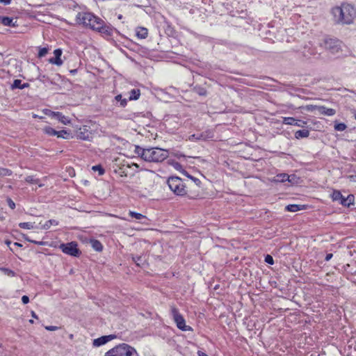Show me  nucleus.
Here are the masks:
<instances>
[{
  "label": "nucleus",
  "mask_w": 356,
  "mask_h": 356,
  "mask_svg": "<svg viewBox=\"0 0 356 356\" xmlns=\"http://www.w3.org/2000/svg\"><path fill=\"white\" fill-rule=\"evenodd\" d=\"M76 23L99 32L103 37L110 38L114 33L120 32L111 24L106 23L102 18L90 12H79L76 17Z\"/></svg>",
  "instance_id": "nucleus-1"
},
{
  "label": "nucleus",
  "mask_w": 356,
  "mask_h": 356,
  "mask_svg": "<svg viewBox=\"0 0 356 356\" xmlns=\"http://www.w3.org/2000/svg\"><path fill=\"white\" fill-rule=\"evenodd\" d=\"M331 13L334 22L338 24H350L356 17V10L349 3L334 7Z\"/></svg>",
  "instance_id": "nucleus-2"
},
{
  "label": "nucleus",
  "mask_w": 356,
  "mask_h": 356,
  "mask_svg": "<svg viewBox=\"0 0 356 356\" xmlns=\"http://www.w3.org/2000/svg\"><path fill=\"white\" fill-rule=\"evenodd\" d=\"M104 356H139L136 349L127 343H121L111 348Z\"/></svg>",
  "instance_id": "nucleus-3"
},
{
  "label": "nucleus",
  "mask_w": 356,
  "mask_h": 356,
  "mask_svg": "<svg viewBox=\"0 0 356 356\" xmlns=\"http://www.w3.org/2000/svg\"><path fill=\"white\" fill-rule=\"evenodd\" d=\"M169 156L168 151L159 147L147 148L145 161L160 163L166 159Z\"/></svg>",
  "instance_id": "nucleus-4"
},
{
  "label": "nucleus",
  "mask_w": 356,
  "mask_h": 356,
  "mask_svg": "<svg viewBox=\"0 0 356 356\" xmlns=\"http://www.w3.org/2000/svg\"><path fill=\"white\" fill-rule=\"evenodd\" d=\"M170 190L176 195L184 196L187 194L186 185L183 180L177 176L168 178L166 181Z\"/></svg>",
  "instance_id": "nucleus-5"
},
{
  "label": "nucleus",
  "mask_w": 356,
  "mask_h": 356,
  "mask_svg": "<svg viewBox=\"0 0 356 356\" xmlns=\"http://www.w3.org/2000/svg\"><path fill=\"white\" fill-rule=\"evenodd\" d=\"M331 197L333 201L338 202L343 207H349L350 205L354 204L355 196L352 194L344 197L339 191L334 190L331 194Z\"/></svg>",
  "instance_id": "nucleus-6"
},
{
  "label": "nucleus",
  "mask_w": 356,
  "mask_h": 356,
  "mask_svg": "<svg viewBox=\"0 0 356 356\" xmlns=\"http://www.w3.org/2000/svg\"><path fill=\"white\" fill-rule=\"evenodd\" d=\"M59 248L63 253L72 257H79L81 254V251L78 248V244L75 241L61 243Z\"/></svg>",
  "instance_id": "nucleus-7"
},
{
  "label": "nucleus",
  "mask_w": 356,
  "mask_h": 356,
  "mask_svg": "<svg viewBox=\"0 0 356 356\" xmlns=\"http://www.w3.org/2000/svg\"><path fill=\"white\" fill-rule=\"evenodd\" d=\"M171 314L177 327L182 331H191L192 327L186 325L185 319L175 307H171Z\"/></svg>",
  "instance_id": "nucleus-8"
},
{
  "label": "nucleus",
  "mask_w": 356,
  "mask_h": 356,
  "mask_svg": "<svg viewBox=\"0 0 356 356\" xmlns=\"http://www.w3.org/2000/svg\"><path fill=\"white\" fill-rule=\"evenodd\" d=\"M341 42L335 38H325L323 40L325 49L332 54L338 53L341 50Z\"/></svg>",
  "instance_id": "nucleus-9"
},
{
  "label": "nucleus",
  "mask_w": 356,
  "mask_h": 356,
  "mask_svg": "<svg viewBox=\"0 0 356 356\" xmlns=\"http://www.w3.org/2000/svg\"><path fill=\"white\" fill-rule=\"evenodd\" d=\"M43 113L52 118L58 120L62 124L66 125L70 123V120L68 117L64 115L61 112H55L49 109L45 108L43 110Z\"/></svg>",
  "instance_id": "nucleus-10"
},
{
  "label": "nucleus",
  "mask_w": 356,
  "mask_h": 356,
  "mask_svg": "<svg viewBox=\"0 0 356 356\" xmlns=\"http://www.w3.org/2000/svg\"><path fill=\"white\" fill-rule=\"evenodd\" d=\"M314 109H317L318 112L324 115L327 116H332L335 115L336 111L333 108H328L324 106H314V105H307V110L312 111Z\"/></svg>",
  "instance_id": "nucleus-11"
},
{
  "label": "nucleus",
  "mask_w": 356,
  "mask_h": 356,
  "mask_svg": "<svg viewBox=\"0 0 356 356\" xmlns=\"http://www.w3.org/2000/svg\"><path fill=\"white\" fill-rule=\"evenodd\" d=\"M116 338L115 334L104 335L97 339H95L92 341V345L95 347H99L110 341L111 340Z\"/></svg>",
  "instance_id": "nucleus-12"
},
{
  "label": "nucleus",
  "mask_w": 356,
  "mask_h": 356,
  "mask_svg": "<svg viewBox=\"0 0 356 356\" xmlns=\"http://www.w3.org/2000/svg\"><path fill=\"white\" fill-rule=\"evenodd\" d=\"M282 123L284 124L304 127V126L307 124V122L301 120H297L292 117H284L283 118Z\"/></svg>",
  "instance_id": "nucleus-13"
},
{
  "label": "nucleus",
  "mask_w": 356,
  "mask_h": 356,
  "mask_svg": "<svg viewBox=\"0 0 356 356\" xmlns=\"http://www.w3.org/2000/svg\"><path fill=\"white\" fill-rule=\"evenodd\" d=\"M213 138V134L211 131H206L200 134H194L190 136V139L195 140H207Z\"/></svg>",
  "instance_id": "nucleus-14"
},
{
  "label": "nucleus",
  "mask_w": 356,
  "mask_h": 356,
  "mask_svg": "<svg viewBox=\"0 0 356 356\" xmlns=\"http://www.w3.org/2000/svg\"><path fill=\"white\" fill-rule=\"evenodd\" d=\"M76 138L83 140H90L91 133L88 131L86 126L80 128L76 133Z\"/></svg>",
  "instance_id": "nucleus-15"
},
{
  "label": "nucleus",
  "mask_w": 356,
  "mask_h": 356,
  "mask_svg": "<svg viewBox=\"0 0 356 356\" xmlns=\"http://www.w3.org/2000/svg\"><path fill=\"white\" fill-rule=\"evenodd\" d=\"M62 50L60 49H56L54 50V57L51 58L49 61L50 63L60 66L63 64V60L60 58L62 55Z\"/></svg>",
  "instance_id": "nucleus-16"
},
{
  "label": "nucleus",
  "mask_w": 356,
  "mask_h": 356,
  "mask_svg": "<svg viewBox=\"0 0 356 356\" xmlns=\"http://www.w3.org/2000/svg\"><path fill=\"white\" fill-rule=\"evenodd\" d=\"M0 22L6 26L16 27L17 26V21H14L13 17L0 16Z\"/></svg>",
  "instance_id": "nucleus-17"
},
{
  "label": "nucleus",
  "mask_w": 356,
  "mask_h": 356,
  "mask_svg": "<svg viewBox=\"0 0 356 356\" xmlns=\"http://www.w3.org/2000/svg\"><path fill=\"white\" fill-rule=\"evenodd\" d=\"M306 208V205L305 204H289L286 206L285 211H289V212H296L298 211L303 210Z\"/></svg>",
  "instance_id": "nucleus-18"
},
{
  "label": "nucleus",
  "mask_w": 356,
  "mask_h": 356,
  "mask_svg": "<svg viewBox=\"0 0 356 356\" xmlns=\"http://www.w3.org/2000/svg\"><path fill=\"white\" fill-rule=\"evenodd\" d=\"M29 83H22L20 79H15L13 84L11 85V89H24L29 87Z\"/></svg>",
  "instance_id": "nucleus-19"
},
{
  "label": "nucleus",
  "mask_w": 356,
  "mask_h": 356,
  "mask_svg": "<svg viewBox=\"0 0 356 356\" xmlns=\"http://www.w3.org/2000/svg\"><path fill=\"white\" fill-rule=\"evenodd\" d=\"M291 176H289V175L286 173H280L277 174L273 179V181L274 182H279V183H284L286 181L289 177Z\"/></svg>",
  "instance_id": "nucleus-20"
},
{
  "label": "nucleus",
  "mask_w": 356,
  "mask_h": 356,
  "mask_svg": "<svg viewBox=\"0 0 356 356\" xmlns=\"http://www.w3.org/2000/svg\"><path fill=\"white\" fill-rule=\"evenodd\" d=\"M147 152V148H143L139 145H135L134 152L138 155V156L140 157L143 160L145 161V155Z\"/></svg>",
  "instance_id": "nucleus-21"
},
{
  "label": "nucleus",
  "mask_w": 356,
  "mask_h": 356,
  "mask_svg": "<svg viewBox=\"0 0 356 356\" xmlns=\"http://www.w3.org/2000/svg\"><path fill=\"white\" fill-rule=\"evenodd\" d=\"M57 137L62 138L63 139L73 138L72 134L70 130L63 129L61 131H57Z\"/></svg>",
  "instance_id": "nucleus-22"
},
{
  "label": "nucleus",
  "mask_w": 356,
  "mask_h": 356,
  "mask_svg": "<svg viewBox=\"0 0 356 356\" xmlns=\"http://www.w3.org/2000/svg\"><path fill=\"white\" fill-rule=\"evenodd\" d=\"M90 243L91 244L92 248L95 250H96L97 252H102V250H103V245L102 244V243L99 240L95 239V238L90 239Z\"/></svg>",
  "instance_id": "nucleus-23"
},
{
  "label": "nucleus",
  "mask_w": 356,
  "mask_h": 356,
  "mask_svg": "<svg viewBox=\"0 0 356 356\" xmlns=\"http://www.w3.org/2000/svg\"><path fill=\"white\" fill-rule=\"evenodd\" d=\"M148 31L146 28L138 27L136 29V35L140 39H145L147 37Z\"/></svg>",
  "instance_id": "nucleus-24"
},
{
  "label": "nucleus",
  "mask_w": 356,
  "mask_h": 356,
  "mask_svg": "<svg viewBox=\"0 0 356 356\" xmlns=\"http://www.w3.org/2000/svg\"><path fill=\"white\" fill-rule=\"evenodd\" d=\"M193 91L200 96L205 97L207 95V91L205 88L200 85H196L193 88Z\"/></svg>",
  "instance_id": "nucleus-25"
},
{
  "label": "nucleus",
  "mask_w": 356,
  "mask_h": 356,
  "mask_svg": "<svg viewBox=\"0 0 356 356\" xmlns=\"http://www.w3.org/2000/svg\"><path fill=\"white\" fill-rule=\"evenodd\" d=\"M309 136V131L307 129L298 130L295 133V138L296 139L307 138Z\"/></svg>",
  "instance_id": "nucleus-26"
},
{
  "label": "nucleus",
  "mask_w": 356,
  "mask_h": 356,
  "mask_svg": "<svg viewBox=\"0 0 356 356\" xmlns=\"http://www.w3.org/2000/svg\"><path fill=\"white\" fill-rule=\"evenodd\" d=\"M140 96V91L139 89H132L129 92V100H137L139 99Z\"/></svg>",
  "instance_id": "nucleus-27"
},
{
  "label": "nucleus",
  "mask_w": 356,
  "mask_h": 356,
  "mask_svg": "<svg viewBox=\"0 0 356 356\" xmlns=\"http://www.w3.org/2000/svg\"><path fill=\"white\" fill-rule=\"evenodd\" d=\"M43 133L48 136H57V131L51 127L46 126L42 129Z\"/></svg>",
  "instance_id": "nucleus-28"
},
{
  "label": "nucleus",
  "mask_w": 356,
  "mask_h": 356,
  "mask_svg": "<svg viewBox=\"0 0 356 356\" xmlns=\"http://www.w3.org/2000/svg\"><path fill=\"white\" fill-rule=\"evenodd\" d=\"M25 181L27 182V183H29V184H38L39 187H42L44 186V184H40V179H38V178H35L34 176H27L26 178H25Z\"/></svg>",
  "instance_id": "nucleus-29"
},
{
  "label": "nucleus",
  "mask_w": 356,
  "mask_h": 356,
  "mask_svg": "<svg viewBox=\"0 0 356 356\" xmlns=\"http://www.w3.org/2000/svg\"><path fill=\"white\" fill-rule=\"evenodd\" d=\"M58 225V222L56 220H54V219H51V220H47L44 225H42V229H48L50 228L51 225Z\"/></svg>",
  "instance_id": "nucleus-30"
},
{
  "label": "nucleus",
  "mask_w": 356,
  "mask_h": 356,
  "mask_svg": "<svg viewBox=\"0 0 356 356\" xmlns=\"http://www.w3.org/2000/svg\"><path fill=\"white\" fill-rule=\"evenodd\" d=\"M12 174L11 170L0 167V177L11 176Z\"/></svg>",
  "instance_id": "nucleus-31"
},
{
  "label": "nucleus",
  "mask_w": 356,
  "mask_h": 356,
  "mask_svg": "<svg viewBox=\"0 0 356 356\" xmlns=\"http://www.w3.org/2000/svg\"><path fill=\"white\" fill-rule=\"evenodd\" d=\"M183 174L185 175L187 177H188L191 180H193L197 186H199L201 184V181L198 178H196V177L189 175L188 172L187 171H186L185 170H183Z\"/></svg>",
  "instance_id": "nucleus-32"
},
{
  "label": "nucleus",
  "mask_w": 356,
  "mask_h": 356,
  "mask_svg": "<svg viewBox=\"0 0 356 356\" xmlns=\"http://www.w3.org/2000/svg\"><path fill=\"white\" fill-rule=\"evenodd\" d=\"M34 223L32 222H20L19 223V227L22 229H32L34 228Z\"/></svg>",
  "instance_id": "nucleus-33"
},
{
  "label": "nucleus",
  "mask_w": 356,
  "mask_h": 356,
  "mask_svg": "<svg viewBox=\"0 0 356 356\" xmlns=\"http://www.w3.org/2000/svg\"><path fill=\"white\" fill-rule=\"evenodd\" d=\"M115 99L118 102H120L121 106L125 107L127 106V99H123L122 95L120 94V95H116Z\"/></svg>",
  "instance_id": "nucleus-34"
},
{
  "label": "nucleus",
  "mask_w": 356,
  "mask_h": 356,
  "mask_svg": "<svg viewBox=\"0 0 356 356\" xmlns=\"http://www.w3.org/2000/svg\"><path fill=\"white\" fill-rule=\"evenodd\" d=\"M129 216L131 218H134L137 220H141L143 218H145V216L140 213L136 212V211H129Z\"/></svg>",
  "instance_id": "nucleus-35"
},
{
  "label": "nucleus",
  "mask_w": 356,
  "mask_h": 356,
  "mask_svg": "<svg viewBox=\"0 0 356 356\" xmlns=\"http://www.w3.org/2000/svg\"><path fill=\"white\" fill-rule=\"evenodd\" d=\"M0 270L9 277H15L16 275L15 271L7 268L3 267Z\"/></svg>",
  "instance_id": "nucleus-36"
},
{
  "label": "nucleus",
  "mask_w": 356,
  "mask_h": 356,
  "mask_svg": "<svg viewBox=\"0 0 356 356\" xmlns=\"http://www.w3.org/2000/svg\"><path fill=\"white\" fill-rule=\"evenodd\" d=\"M334 129L338 131H343L346 129V125L343 122H339L334 124Z\"/></svg>",
  "instance_id": "nucleus-37"
},
{
  "label": "nucleus",
  "mask_w": 356,
  "mask_h": 356,
  "mask_svg": "<svg viewBox=\"0 0 356 356\" xmlns=\"http://www.w3.org/2000/svg\"><path fill=\"white\" fill-rule=\"evenodd\" d=\"M169 164L172 165L177 170H179L183 173L184 169L182 168V165L179 162L172 161H169Z\"/></svg>",
  "instance_id": "nucleus-38"
},
{
  "label": "nucleus",
  "mask_w": 356,
  "mask_h": 356,
  "mask_svg": "<svg viewBox=\"0 0 356 356\" xmlns=\"http://www.w3.org/2000/svg\"><path fill=\"white\" fill-rule=\"evenodd\" d=\"M93 171H98L99 175H102L105 172L104 168L101 165H96L92 167Z\"/></svg>",
  "instance_id": "nucleus-39"
},
{
  "label": "nucleus",
  "mask_w": 356,
  "mask_h": 356,
  "mask_svg": "<svg viewBox=\"0 0 356 356\" xmlns=\"http://www.w3.org/2000/svg\"><path fill=\"white\" fill-rule=\"evenodd\" d=\"M302 54L305 57L309 58V55L314 54V49L305 47Z\"/></svg>",
  "instance_id": "nucleus-40"
},
{
  "label": "nucleus",
  "mask_w": 356,
  "mask_h": 356,
  "mask_svg": "<svg viewBox=\"0 0 356 356\" xmlns=\"http://www.w3.org/2000/svg\"><path fill=\"white\" fill-rule=\"evenodd\" d=\"M131 259L132 261L136 264V266H141L143 264V259L141 256H133Z\"/></svg>",
  "instance_id": "nucleus-41"
},
{
  "label": "nucleus",
  "mask_w": 356,
  "mask_h": 356,
  "mask_svg": "<svg viewBox=\"0 0 356 356\" xmlns=\"http://www.w3.org/2000/svg\"><path fill=\"white\" fill-rule=\"evenodd\" d=\"M49 49L47 47H40L38 51V57H44L48 53Z\"/></svg>",
  "instance_id": "nucleus-42"
},
{
  "label": "nucleus",
  "mask_w": 356,
  "mask_h": 356,
  "mask_svg": "<svg viewBox=\"0 0 356 356\" xmlns=\"http://www.w3.org/2000/svg\"><path fill=\"white\" fill-rule=\"evenodd\" d=\"M38 80L42 83H46V82H49L51 83H52V81L50 80V79L49 78L48 76L45 75V74H40L38 76Z\"/></svg>",
  "instance_id": "nucleus-43"
},
{
  "label": "nucleus",
  "mask_w": 356,
  "mask_h": 356,
  "mask_svg": "<svg viewBox=\"0 0 356 356\" xmlns=\"http://www.w3.org/2000/svg\"><path fill=\"white\" fill-rule=\"evenodd\" d=\"M264 261L266 263H267L268 264H270V265H273L274 264V259H273V257L270 255V254H267L266 257H265V259H264Z\"/></svg>",
  "instance_id": "nucleus-44"
},
{
  "label": "nucleus",
  "mask_w": 356,
  "mask_h": 356,
  "mask_svg": "<svg viewBox=\"0 0 356 356\" xmlns=\"http://www.w3.org/2000/svg\"><path fill=\"white\" fill-rule=\"evenodd\" d=\"M7 202H8V206L12 209H14L15 208V202L10 198L8 197L7 199Z\"/></svg>",
  "instance_id": "nucleus-45"
},
{
  "label": "nucleus",
  "mask_w": 356,
  "mask_h": 356,
  "mask_svg": "<svg viewBox=\"0 0 356 356\" xmlns=\"http://www.w3.org/2000/svg\"><path fill=\"white\" fill-rule=\"evenodd\" d=\"M174 155H175V156L176 158H177V159H181V158H183V159H186V156L184 154H183L181 152H175V153L174 154Z\"/></svg>",
  "instance_id": "nucleus-46"
},
{
  "label": "nucleus",
  "mask_w": 356,
  "mask_h": 356,
  "mask_svg": "<svg viewBox=\"0 0 356 356\" xmlns=\"http://www.w3.org/2000/svg\"><path fill=\"white\" fill-rule=\"evenodd\" d=\"M45 329L49 331H55L58 330V327L57 326H53V325H48L45 327Z\"/></svg>",
  "instance_id": "nucleus-47"
},
{
  "label": "nucleus",
  "mask_w": 356,
  "mask_h": 356,
  "mask_svg": "<svg viewBox=\"0 0 356 356\" xmlns=\"http://www.w3.org/2000/svg\"><path fill=\"white\" fill-rule=\"evenodd\" d=\"M22 302L24 305H26L29 302V298L27 296H23L22 297Z\"/></svg>",
  "instance_id": "nucleus-48"
},
{
  "label": "nucleus",
  "mask_w": 356,
  "mask_h": 356,
  "mask_svg": "<svg viewBox=\"0 0 356 356\" xmlns=\"http://www.w3.org/2000/svg\"><path fill=\"white\" fill-rule=\"evenodd\" d=\"M291 177L287 180L289 183L294 184L296 182L295 179H296V176L295 175H291Z\"/></svg>",
  "instance_id": "nucleus-49"
},
{
  "label": "nucleus",
  "mask_w": 356,
  "mask_h": 356,
  "mask_svg": "<svg viewBox=\"0 0 356 356\" xmlns=\"http://www.w3.org/2000/svg\"><path fill=\"white\" fill-rule=\"evenodd\" d=\"M348 179L353 182H356V173L355 175H350L348 177Z\"/></svg>",
  "instance_id": "nucleus-50"
},
{
  "label": "nucleus",
  "mask_w": 356,
  "mask_h": 356,
  "mask_svg": "<svg viewBox=\"0 0 356 356\" xmlns=\"http://www.w3.org/2000/svg\"><path fill=\"white\" fill-rule=\"evenodd\" d=\"M31 243H34V244L39 245H44L46 244V243L44 241H35V240H33L31 241Z\"/></svg>",
  "instance_id": "nucleus-51"
},
{
  "label": "nucleus",
  "mask_w": 356,
  "mask_h": 356,
  "mask_svg": "<svg viewBox=\"0 0 356 356\" xmlns=\"http://www.w3.org/2000/svg\"><path fill=\"white\" fill-rule=\"evenodd\" d=\"M12 0H0V3H2L5 6L10 4Z\"/></svg>",
  "instance_id": "nucleus-52"
},
{
  "label": "nucleus",
  "mask_w": 356,
  "mask_h": 356,
  "mask_svg": "<svg viewBox=\"0 0 356 356\" xmlns=\"http://www.w3.org/2000/svg\"><path fill=\"white\" fill-rule=\"evenodd\" d=\"M332 257H333V254L332 253H328L326 254L325 260L326 261H328L332 258Z\"/></svg>",
  "instance_id": "nucleus-53"
},
{
  "label": "nucleus",
  "mask_w": 356,
  "mask_h": 356,
  "mask_svg": "<svg viewBox=\"0 0 356 356\" xmlns=\"http://www.w3.org/2000/svg\"><path fill=\"white\" fill-rule=\"evenodd\" d=\"M22 237L25 241H29L30 243H31V241H33L25 234H22Z\"/></svg>",
  "instance_id": "nucleus-54"
},
{
  "label": "nucleus",
  "mask_w": 356,
  "mask_h": 356,
  "mask_svg": "<svg viewBox=\"0 0 356 356\" xmlns=\"http://www.w3.org/2000/svg\"><path fill=\"white\" fill-rule=\"evenodd\" d=\"M197 353L198 356H209L205 353L202 352V350H198Z\"/></svg>",
  "instance_id": "nucleus-55"
},
{
  "label": "nucleus",
  "mask_w": 356,
  "mask_h": 356,
  "mask_svg": "<svg viewBox=\"0 0 356 356\" xmlns=\"http://www.w3.org/2000/svg\"><path fill=\"white\" fill-rule=\"evenodd\" d=\"M77 71H78V70H77V69H74V70H70V72L72 74H74H74H76Z\"/></svg>",
  "instance_id": "nucleus-56"
},
{
  "label": "nucleus",
  "mask_w": 356,
  "mask_h": 356,
  "mask_svg": "<svg viewBox=\"0 0 356 356\" xmlns=\"http://www.w3.org/2000/svg\"><path fill=\"white\" fill-rule=\"evenodd\" d=\"M14 245L17 246V247H19V248H22V244H21V243H19L18 242L14 243Z\"/></svg>",
  "instance_id": "nucleus-57"
},
{
  "label": "nucleus",
  "mask_w": 356,
  "mask_h": 356,
  "mask_svg": "<svg viewBox=\"0 0 356 356\" xmlns=\"http://www.w3.org/2000/svg\"><path fill=\"white\" fill-rule=\"evenodd\" d=\"M31 316L34 318H36V319L38 318L37 314L33 311L31 312Z\"/></svg>",
  "instance_id": "nucleus-58"
},
{
  "label": "nucleus",
  "mask_w": 356,
  "mask_h": 356,
  "mask_svg": "<svg viewBox=\"0 0 356 356\" xmlns=\"http://www.w3.org/2000/svg\"><path fill=\"white\" fill-rule=\"evenodd\" d=\"M5 243L7 245H10L11 244V241L8 239L6 240L5 241Z\"/></svg>",
  "instance_id": "nucleus-59"
},
{
  "label": "nucleus",
  "mask_w": 356,
  "mask_h": 356,
  "mask_svg": "<svg viewBox=\"0 0 356 356\" xmlns=\"http://www.w3.org/2000/svg\"><path fill=\"white\" fill-rule=\"evenodd\" d=\"M118 17V19H122V15H119Z\"/></svg>",
  "instance_id": "nucleus-60"
},
{
  "label": "nucleus",
  "mask_w": 356,
  "mask_h": 356,
  "mask_svg": "<svg viewBox=\"0 0 356 356\" xmlns=\"http://www.w3.org/2000/svg\"><path fill=\"white\" fill-rule=\"evenodd\" d=\"M354 117H355V119L356 120V111H354Z\"/></svg>",
  "instance_id": "nucleus-61"
},
{
  "label": "nucleus",
  "mask_w": 356,
  "mask_h": 356,
  "mask_svg": "<svg viewBox=\"0 0 356 356\" xmlns=\"http://www.w3.org/2000/svg\"><path fill=\"white\" fill-rule=\"evenodd\" d=\"M29 322H30L31 323H33V320L31 319V320H29Z\"/></svg>",
  "instance_id": "nucleus-62"
},
{
  "label": "nucleus",
  "mask_w": 356,
  "mask_h": 356,
  "mask_svg": "<svg viewBox=\"0 0 356 356\" xmlns=\"http://www.w3.org/2000/svg\"><path fill=\"white\" fill-rule=\"evenodd\" d=\"M33 117L34 118H38V115H33Z\"/></svg>",
  "instance_id": "nucleus-63"
}]
</instances>
